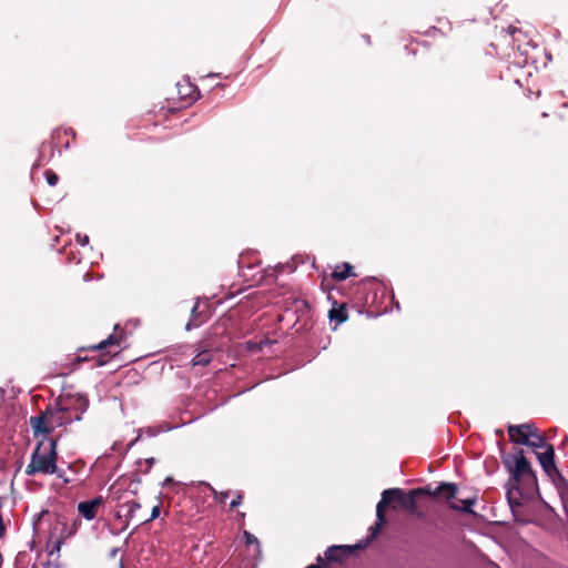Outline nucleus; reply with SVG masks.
Segmentation results:
<instances>
[{
  "label": "nucleus",
  "mask_w": 568,
  "mask_h": 568,
  "mask_svg": "<svg viewBox=\"0 0 568 568\" xmlns=\"http://www.w3.org/2000/svg\"><path fill=\"white\" fill-rule=\"evenodd\" d=\"M242 501H243V493L242 491H237L235 494V497L233 498V500L230 504V508L231 509L236 508L237 506H240L242 504Z\"/></svg>",
  "instance_id": "23"
},
{
  "label": "nucleus",
  "mask_w": 568,
  "mask_h": 568,
  "mask_svg": "<svg viewBox=\"0 0 568 568\" xmlns=\"http://www.w3.org/2000/svg\"><path fill=\"white\" fill-rule=\"evenodd\" d=\"M159 516H160V505H155V506L152 507V511H151V515L149 517L139 518V520L141 523H148V521L154 520Z\"/></svg>",
  "instance_id": "22"
},
{
  "label": "nucleus",
  "mask_w": 568,
  "mask_h": 568,
  "mask_svg": "<svg viewBox=\"0 0 568 568\" xmlns=\"http://www.w3.org/2000/svg\"><path fill=\"white\" fill-rule=\"evenodd\" d=\"M458 487L454 483H442L435 489L430 486L419 487L406 493L400 488H389L383 491L382 499L376 506V523L369 528L372 538H376L382 527L386 524V509L393 504H398L403 509L407 511H414L416 509V499L420 496L427 495L437 498H444L449 501V508L460 513L473 514L471 507L476 504V497H468L465 499L456 498Z\"/></svg>",
  "instance_id": "1"
},
{
  "label": "nucleus",
  "mask_w": 568,
  "mask_h": 568,
  "mask_svg": "<svg viewBox=\"0 0 568 568\" xmlns=\"http://www.w3.org/2000/svg\"><path fill=\"white\" fill-rule=\"evenodd\" d=\"M44 176H45L48 184L51 186H54L59 181L58 174L54 173L52 170H47L44 173Z\"/></svg>",
  "instance_id": "21"
},
{
  "label": "nucleus",
  "mask_w": 568,
  "mask_h": 568,
  "mask_svg": "<svg viewBox=\"0 0 568 568\" xmlns=\"http://www.w3.org/2000/svg\"><path fill=\"white\" fill-rule=\"evenodd\" d=\"M79 525H81V521L79 519H75L73 526L69 528L64 518H57L49 538V544L52 545L50 556H52L54 551L60 550L63 540L70 538L75 534Z\"/></svg>",
  "instance_id": "6"
},
{
  "label": "nucleus",
  "mask_w": 568,
  "mask_h": 568,
  "mask_svg": "<svg viewBox=\"0 0 568 568\" xmlns=\"http://www.w3.org/2000/svg\"><path fill=\"white\" fill-rule=\"evenodd\" d=\"M537 458L542 467L544 471L552 476L554 474L559 475V471L555 465V449L552 445H547L542 452L535 450Z\"/></svg>",
  "instance_id": "10"
},
{
  "label": "nucleus",
  "mask_w": 568,
  "mask_h": 568,
  "mask_svg": "<svg viewBox=\"0 0 568 568\" xmlns=\"http://www.w3.org/2000/svg\"><path fill=\"white\" fill-rule=\"evenodd\" d=\"M511 458L515 462V467L511 469L510 481L519 485L521 479H528L530 483L536 484L537 479L534 470L531 469L530 463L524 455L523 449H518Z\"/></svg>",
  "instance_id": "8"
},
{
  "label": "nucleus",
  "mask_w": 568,
  "mask_h": 568,
  "mask_svg": "<svg viewBox=\"0 0 568 568\" xmlns=\"http://www.w3.org/2000/svg\"><path fill=\"white\" fill-rule=\"evenodd\" d=\"M532 424L510 425L508 427L509 439L515 444L525 445L531 437Z\"/></svg>",
  "instance_id": "11"
},
{
  "label": "nucleus",
  "mask_w": 568,
  "mask_h": 568,
  "mask_svg": "<svg viewBox=\"0 0 568 568\" xmlns=\"http://www.w3.org/2000/svg\"><path fill=\"white\" fill-rule=\"evenodd\" d=\"M81 419L80 413L73 415L68 410H63L61 406L54 403L53 406H48L41 414L30 417V425L34 437L39 434L48 436L51 435L55 428H65L67 425L73 422H80Z\"/></svg>",
  "instance_id": "4"
},
{
  "label": "nucleus",
  "mask_w": 568,
  "mask_h": 568,
  "mask_svg": "<svg viewBox=\"0 0 568 568\" xmlns=\"http://www.w3.org/2000/svg\"><path fill=\"white\" fill-rule=\"evenodd\" d=\"M183 87L179 88V94L182 99H184L186 102L191 103L197 99V90L191 84H186L185 89L186 91H182Z\"/></svg>",
  "instance_id": "19"
},
{
  "label": "nucleus",
  "mask_w": 568,
  "mask_h": 568,
  "mask_svg": "<svg viewBox=\"0 0 568 568\" xmlns=\"http://www.w3.org/2000/svg\"><path fill=\"white\" fill-rule=\"evenodd\" d=\"M60 435L51 437L49 439L41 440L37 444L34 450L31 454L30 463L27 465L24 473L28 476L34 475H53L59 474L58 462V440Z\"/></svg>",
  "instance_id": "3"
},
{
  "label": "nucleus",
  "mask_w": 568,
  "mask_h": 568,
  "mask_svg": "<svg viewBox=\"0 0 568 568\" xmlns=\"http://www.w3.org/2000/svg\"><path fill=\"white\" fill-rule=\"evenodd\" d=\"M361 285H363V286L366 285V281H362Z\"/></svg>",
  "instance_id": "30"
},
{
  "label": "nucleus",
  "mask_w": 568,
  "mask_h": 568,
  "mask_svg": "<svg viewBox=\"0 0 568 568\" xmlns=\"http://www.w3.org/2000/svg\"><path fill=\"white\" fill-rule=\"evenodd\" d=\"M122 508L126 509V517L130 519H138L142 518L138 515V511L141 509V504L136 500H130L123 504Z\"/></svg>",
  "instance_id": "17"
},
{
  "label": "nucleus",
  "mask_w": 568,
  "mask_h": 568,
  "mask_svg": "<svg viewBox=\"0 0 568 568\" xmlns=\"http://www.w3.org/2000/svg\"><path fill=\"white\" fill-rule=\"evenodd\" d=\"M119 551H120V549H118V548H112V549L110 550V557L115 558V557H116V555L119 554Z\"/></svg>",
  "instance_id": "25"
},
{
  "label": "nucleus",
  "mask_w": 568,
  "mask_h": 568,
  "mask_svg": "<svg viewBox=\"0 0 568 568\" xmlns=\"http://www.w3.org/2000/svg\"><path fill=\"white\" fill-rule=\"evenodd\" d=\"M353 265L344 262L339 265H336L335 270L331 274V277L335 281H344L351 276H356V274L353 273Z\"/></svg>",
  "instance_id": "14"
},
{
  "label": "nucleus",
  "mask_w": 568,
  "mask_h": 568,
  "mask_svg": "<svg viewBox=\"0 0 568 568\" xmlns=\"http://www.w3.org/2000/svg\"><path fill=\"white\" fill-rule=\"evenodd\" d=\"M328 316L329 320L332 322H336V324L344 323L348 317L346 304H337L334 302L333 307L329 310Z\"/></svg>",
  "instance_id": "13"
},
{
  "label": "nucleus",
  "mask_w": 568,
  "mask_h": 568,
  "mask_svg": "<svg viewBox=\"0 0 568 568\" xmlns=\"http://www.w3.org/2000/svg\"><path fill=\"white\" fill-rule=\"evenodd\" d=\"M509 485H510V488H508L507 490V498H508V501H509V505L511 508H514L515 506H521V501H520V497H521V493L518 488V485H516L514 481L511 483L509 480Z\"/></svg>",
  "instance_id": "16"
},
{
  "label": "nucleus",
  "mask_w": 568,
  "mask_h": 568,
  "mask_svg": "<svg viewBox=\"0 0 568 568\" xmlns=\"http://www.w3.org/2000/svg\"><path fill=\"white\" fill-rule=\"evenodd\" d=\"M186 329H191V323L186 324Z\"/></svg>",
  "instance_id": "29"
},
{
  "label": "nucleus",
  "mask_w": 568,
  "mask_h": 568,
  "mask_svg": "<svg viewBox=\"0 0 568 568\" xmlns=\"http://www.w3.org/2000/svg\"><path fill=\"white\" fill-rule=\"evenodd\" d=\"M124 339V331L120 328L119 325H115L113 334L109 335L105 339L95 345L81 348V351L101 352L99 357H92L91 361H94V366H103L116 354V352L112 353L110 348L113 346L119 347Z\"/></svg>",
  "instance_id": "5"
},
{
  "label": "nucleus",
  "mask_w": 568,
  "mask_h": 568,
  "mask_svg": "<svg viewBox=\"0 0 568 568\" xmlns=\"http://www.w3.org/2000/svg\"><path fill=\"white\" fill-rule=\"evenodd\" d=\"M196 354L195 356L192 358V366L193 367H196V366H207L212 359H213V355H214V351H213V347H212V343L209 342V341H201L196 344Z\"/></svg>",
  "instance_id": "9"
},
{
  "label": "nucleus",
  "mask_w": 568,
  "mask_h": 568,
  "mask_svg": "<svg viewBox=\"0 0 568 568\" xmlns=\"http://www.w3.org/2000/svg\"><path fill=\"white\" fill-rule=\"evenodd\" d=\"M119 566H120V568H124L122 559L119 560Z\"/></svg>",
  "instance_id": "27"
},
{
  "label": "nucleus",
  "mask_w": 568,
  "mask_h": 568,
  "mask_svg": "<svg viewBox=\"0 0 568 568\" xmlns=\"http://www.w3.org/2000/svg\"><path fill=\"white\" fill-rule=\"evenodd\" d=\"M244 537H245V544H246L247 549L248 550L252 549L254 552V556L258 557L261 549H260V542H258L257 538L248 531L244 532Z\"/></svg>",
  "instance_id": "18"
},
{
  "label": "nucleus",
  "mask_w": 568,
  "mask_h": 568,
  "mask_svg": "<svg viewBox=\"0 0 568 568\" xmlns=\"http://www.w3.org/2000/svg\"><path fill=\"white\" fill-rule=\"evenodd\" d=\"M77 361L78 362H84V361H89V358L88 357H80V356H78Z\"/></svg>",
  "instance_id": "26"
},
{
  "label": "nucleus",
  "mask_w": 568,
  "mask_h": 568,
  "mask_svg": "<svg viewBox=\"0 0 568 568\" xmlns=\"http://www.w3.org/2000/svg\"><path fill=\"white\" fill-rule=\"evenodd\" d=\"M561 480L564 481V483H562V484H564V486H565V487H568L567 481H566V480H564L562 478H561Z\"/></svg>",
  "instance_id": "28"
},
{
  "label": "nucleus",
  "mask_w": 568,
  "mask_h": 568,
  "mask_svg": "<svg viewBox=\"0 0 568 568\" xmlns=\"http://www.w3.org/2000/svg\"><path fill=\"white\" fill-rule=\"evenodd\" d=\"M58 406L73 415L80 413V417L89 408V398L81 393L63 392L55 400Z\"/></svg>",
  "instance_id": "7"
},
{
  "label": "nucleus",
  "mask_w": 568,
  "mask_h": 568,
  "mask_svg": "<svg viewBox=\"0 0 568 568\" xmlns=\"http://www.w3.org/2000/svg\"><path fill=\"white\" fill-rule=\"evenodd\" d=\"M77 241L82 245H87L89 243V236L88 235H81L77 234Z\"/></svg>",
  "instance_id": "24"
},
{
  "label": "nucleus",
  "mask_w": 568,
  "mask_h": 568,
  "mask_svg": "<svg viewBox=\"0 0 568 568\" xmlns=\"http://www.w3.org/2000/svg\"><path fill=\"white\" fill-rule=\"evenodd\" d=\"M207 486L214 494V499L220 504H224L226 498L230 495V491H216L211 485H207Z\"/></svg>",
  "instance_id": "20"
},
{
  "label": "nucleus",
  "mask_w": 568,
  "mask_h": 568,
  "mask_svg": "<svg viewBox=\"0 0 568 568\" xmlns=\"http://www.w3.org/2000/svg\"><path fill=\"white\" fill-rule=\"evenodd\" d=\"M371 532L366 539L355 545H332L322 555L316 558V564H311L305 568H327L333 565L348 566L355 565L361 554L374 540Z\"/></svg>",
  "instance_id": "2"
},
{
  "label": "nucleus",
  "mask_w": 568,
  "mask_h": 568,
  "mask_svg": "<svg viewBox=\"0 0 568 568\" xmlns=\"http://www.w3.org/2000/svg\"><path fill=\"white\" fill-rule=\"evenodd\" d=\"M104 499L102 496H98L91 500L82 501L78 505L79 514L88 520H92L97 517L100 507H102Z\"/></svg>",
  "instance_id": "12"
},
{
  "label": "nucleus",
  "mask_w": 568,
  "mask_h": 568,
  "mask_svg": "<svg viewBox=\"0 0 568 568\" xmlns=\"http://www.w3.org/2000/svg\"><path fill=\"white\" fill-rule=\"evenodd\" d=\"M534 449H546L548 445L545 442V438L541 434L538 433V429L534 426L531 432V437H528V443L525 444Z\"/></svg>",
  "instance_id": "15"
}]
</instances>
